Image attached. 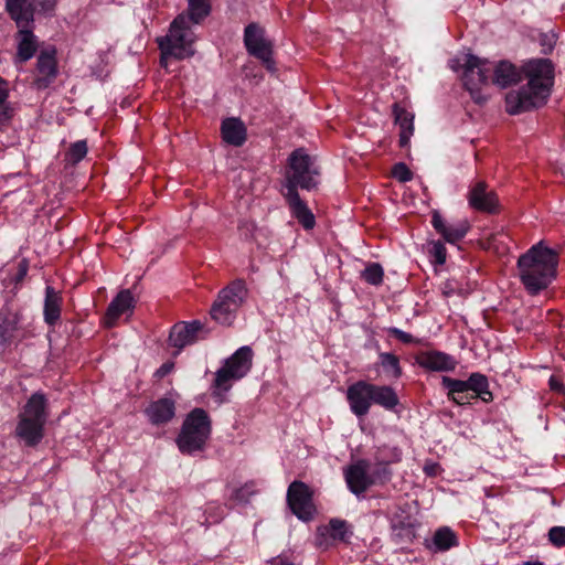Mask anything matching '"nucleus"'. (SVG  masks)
Listing matches in <instances>:
<instances>
[{"label": "nucleus", "instance_id": "c85d7f7f", "mask_svg": "<svg viewBox=\"0 0 565 565\" xmlns=\"http://www.w3.org/2000/svg\"><path fill=\"white\" fill-rule=\"evenodd\" d=\"M221 134L226 143L235 147H239L246 141V127L238 118H227L223 120Z\"/></svg>", "mask_w": 565, "mask_h": 565}, {"label": "nucleus", "instance_id": "49530a36", "mask_svg": "<svg viewBox=\"0 0 565 565\" xmlns=\"http://www.w3.org/2000/svg\"><path fill=\"white\" fill-rule=\"evenodd\" d=\"M388 333L394 337L395 339L399 340L401 342L405 344L415 343L418 344L420 341L413 337L411 333L405 332L398 328H390Z\"/></svg>", "mask_w": 565, "mask_h": 565}, {"label": "nucleus", "instance_id": "c756f323", "mask_svg": "<svg viewBox=\"0 0 565 565\" xmlns=\"http://www.w3.org/2000/svg\"><path fill=\"white\" fill-rule=\"evenodd\" d=\"M393 114L395 117V124L398 125L401 129L399 146L406 147L414 132V115L401 107L398 104H394Z\"/></svg>", "mask_w": 565, "mask_h": 565}, {"label": "nucleus", "instance_id": "13d9d810", "mask_svg": "<svg viewBox=\"0 0 565 565\" xmlns=\"http://www.w3.org/2000/svg\"><path fill=\"white\" fill-rule=\"evenodd\" d=\"M430 471H433V468H429V471L426 470L427 475H430Z\"/></svg>", "mask_w": 565, "mask_h": 565}, {"label": "nucleus", "instance_id": "9d476101", "mask_svg": "<svg viewBox=\"0 0 565 565\" xmlns=\"http://www.w3.org/2000/svg\"><path fill=\"white\" fill-rule=\"evenodd\" d=\"M57 49L49 45L40 51L33 71L32 86L38 90L49 88L58 77Z\"/></svg>", "mask_w": 565, "mask_h": 565}, {"label": "nucleus", "instance_id": "864d4df0", "mask_svg": "<svg viewBox=\"0 0 565 565\" xmlns=\"http://www.w3.org/2000/svg\"><path fill=\"white\" fill-rule=\"evenodd\" d=\"M173 363L171 362H167V363H163L154 373V375L158 377V379H163L164 376H167L172 370H173Z\"/></svg>", "mask_w": 565, "mask_h": 565}, {"label": "nucleus", "instance_id": "423d86ee", "mask_svg": "<svg viewBox=\"0 0 565 565\" xmlns=\"http://www.w3.org/2000/svg\"><path fill=\"white\" fill-rule=\"evenodd\" d=\"M441 384L448 391V398L457 405H468L475 398H480L483 403L493 401L489 380L479 372L471 373L465 381L444 376Z\"/></svg>", "mask_w": 565, "mask_h": 565}, {"label": "nucleus", "instance_id": "a878e982", "mask_svg": "<svg viewBox=\"0 0 565 565\" xmlns=\"http://www.w3.org/2000/svg\"><path fill=\"white\" fill-rule=\"evenodd\" d=\"M522 79V70L519 71L515 65L508 61H501L495 66L492 65L491 83L505 88L516 84Z\"/></svg>", "mask_w": 565, "mask_h": 565}, {"label": "nucleus", "instance_id": "f8f14e48", "mask_svg": "<svg viewBox=\"0 0 565 565\" xmlns=\"http://www.w3.org/2000/svg\"><path fill=\"white\" fill-rule=\"evenodd\" d=\"M264 34V29L256 23H249L244 31V44L250 55L260 60L267 70L274 71L273 46Z\"/></svg>", "mask_w": 565, "mask_h": 565}, {"label": "nucleus", "instance_id": "8fccbe9b", "mask_svg": "<svg viewBox=\"0 0 565 565\" xmlns=\"http://www.w3.org/2000/svg\"><path fill=\"white\" fill-rule=\"evenodd\" d=\"M548 386L552 392L565 395V385L559 376L552 375L548 380Z\"/></svg>", "mask_w": 565, "mask_h": 565}, {"label": "nucleus", "instance_id": "b1692460", "mask_svg": "<svg viewBox=\"0 0 565 565\" xmlns=\"http://www.w3.org/2000/svg\"><path fill=\"white\" fill-rule=\"evenodd\" d=\"M248 297V288L244 279H235L220 290L217 298L224 305L238 311Z\"/></svg>", "mask_w": 565, "mask_h": 565}, {"label": "nucleus", "instance_id": "f03ea898", "mask_svg": "<svg viewBox=\"0 0 565 565\" xmlns=\"http://www.w3.org/2000/svg\"><path fill=\"white\" fill-rule=\"evenodd\" d=\"M559 254L543 241L531 246L516 263L520 281L531 296L548 288L557 276Z\"/></svg>", "mask_w": 565, "mask_h": 565}, {"label": "nucleus", "instance_id": "a211bd4d", "mask_svg": "<svg viewBox=\"0 0 565 565\" xmlns=\"http://www.w3.org/2000/svg\"><path fill=\"white\" fill-rule=\"evenodd\" d=\"M416 363L430 372H450L457 366L454 356L441 351H422L415 355Z\"/></svg>", "mask_w": 565, "mask_h": 565}, {"label": "nucleus", "instance_id": "a19ab883", "mask_svg": "<svg viewBox=\"0 0 565 565\" xmlns=\"http://www.w3.org/2000/svg\"><path fill=\"white\" fill-rule=\"evenodd\" d=\"M404 525H405V527L394 531V534L398 542L412 543L414 541V539L416 537V531H415L416 524L407 523Z\"/></svg>", "mask_w": 565, "mask_h": 565}, {"label": "nucleus", "instance_id": "4d7b16f0", "mask_svg": "<svg viewBox=\"0 0 565 565\" xmlns=\"http://www.w3.org/2000/svg\"><path fill=\"white\" fill-rule=\"evenodd\" d=\"M448 287H449V284H446L445 288H444V295L447 297H449L452 294V289H450Z\"/></svg>", "mask_w": 565, "mask_h": 565}, {"label": "nucleus", "instance_id": "412c9836", "mask_svg": "<svg viewBox=\"0 0 565 565\" xmlns=\"http://www.w3.org/2000/svg\"><path fill=\"white\" fill-rule=\"evenodd\" d=\"M4 8L17 26L34 25L35 0H6Z\"/></svg>", "mask_w": 565, "mask_h": 565}, {"label": "nucleus", "instance_id": "e433bc0d", "mask_svg": "<svg viewBox=\"0 0 565 565\" xmlns=\"http://www.w3.org/2000/svg\"><path fill=\"white\" fill-rule=\"evenodd\" d=\"M87 151L88 147L86 140H78L72 143L65 152V161L75 166L86 157Z\"/></svg>", "mask_w": 565, "mask_h": 565}, {"label": "nucleus", "instance_id": "3c124183", "mask_svg": "<svg viewBox=\"0 0 565 565\" xmlns=\"http://www.w3.org/2000/svg\"><path fill=\"white\" fill-rule=\"evenodd\" d=\"M28 270H29L28 262L25 259L21 260L18 265V270L14 276V282L15 284L21 282L25 278Z\"/></svg>", "mask_w": 565, "mask_h": 565}, {"label": "nucleus", "instance_id": "473e14b6", "mask_svg": "<svg viewBox=\"0 0 565 565\" xmlns=\"http://www.w3.org/2000/svg\"><path fill=\"white\" fill-rule=\"evenodd\" d=\"M319 534L321 536L328 535L334 541L348 543L352 531L345 520L331 519L328 525L319 529Z\"/></svg>", "mask_w": 565, "mask_h": 565}, {"label": "nucleus", "instance_id": "393cba45", "mask_svg": "<svg viewBox=\"0 0 565 565\" xmlns=\"http://www.w3.org/2000/svg\"><path fill=\"white\" fill-rule=\"evenodd\" d=\"M45 424L19 417L15 427V435L24 441L28 447L38 446L44 437Z\"/></svg>", "mask_w": 565, "mask_h": 565}, {"label": "nucleus", "instance_id": "a18cd8bd", "mask_svg": "<svg viewBox=\"0 0 565 565\" xmlns=\"http://www.w3.org/2000/svg\"><path fill=\"white\" fill-rule=\"evenodd\" d=\"M430 254L434 257V263L437 265H444L446 263L447 249L441 242H435L430 249Z\"/></svg>", "mask_w": 565, "mask_h": 565}, {"label": "nucleus", "instance_id": "39448f33", "mask_svg": "<svg viewBox=\"0 0 565 565\" xmlns=\"http://www.w3.org/2000/svg\"><path fill=\"white\" fill-rule=\"evenodd\" d=\"M212 433V420L203 408H193L184 418L175 443L181 454L192 456L205 450Z\"/></svg>", "mask_w": 565, "mask_h": 565}, {"label": "nucleus", "instance_id": "bf43d9fd", "mask_svg": "<svg viewBox=\"0 0 565 565\" xmlns=\"http://www.w3.org/2000/svg\"><path fill=\"white\" fill-rule=\"evenodd\" d=\"M430 471H433V468H429V471L426 470L427 475H430Z\"/></svg>", "mask_w": 565, "mask_h": 565}, {"label": "nucleus", "instance_id": "2eb2a0df", "mask_svg": "<svg viewBox=\"0 0 565 565\" xmlns=\"http://www.w3.org/2000/svg\"><path fill=\"white\" fill-rule=\"evenodd\" d=\"M24 339L23 315L20 310L6 309L0 313V349Z\"/></svg>", "mask_w": 565, "mask_h": 565}, {"label": "nucleus", "instance_id": "bb28decb", "mask_svg": "<svg viewBox=\"0 0 565 565\" xmlns=\"http://www.w3.org/2000/svg\"><path fill=\"white\" fill-rule=\"evenodd\" d=\"M63 297L52 286H46L43 307L44 321L49 326H55L61 319Z\"/></svg>", "mask_w": 565, "mask_h": 565}, {"label": "nucleus", "instance_id": "37998d69", "mask_svg": "<svg viewBox=\"0 0 565 565\" xmlns=\"http://www.w3.org/2000/svg\"><path fill=\"white\" fill-rule=\"evenodd\" d=\"M58 0H35L36 12L44 17H53Z\"/></svg>", "mask_w": 565, "mask_h": 565}, {"label": "nucleus", "instance_id": "9b49d317", "mask_svg": "<svg viewBox=\"0 0 565 565\" xmlns=\"http://www.w3.org/2000/svg\"><path fill=\"white\" fill-rule=\"evenodd\" d=\"M287 504L291 512L302 521H310L316 513L313 490L300 480L292 481L287 490Z\"/></svg>", "mask_w": 565, "mask_h": 565}, {"label": "nucleus", "instance_id": "72a5a7b5", "mask_svg": "<svg viewBox=\"0 0 565 565\" xmlns=\"http://www.w3.org/2000/svg\"><path fill=\"white\" fill-rule=\"evenodd\" d=\"M236 312L237 311L235 309L224 305L220 298L215 299L210 310L212 320L227 327L234 322Z\"/></svg>", "mask_w": 565, "mask_h": 565}, {"label": "nucleus", "instance_id": "c03bdc74", "mask_svg": "<svg viewBox=\"0 0 565 565\" xmlns=\"http://www.w3.org/2000/svg\"><path fill=\"white\" fill-rule=\"evenodd\" d=\"M548 540L556 547L565 546V527L554 526L548 531Z\"/></svg>", "mask_w": 565, "mask_h": 565}, {"label": "nucleus", "instance_id": "de8ad7c7", "mask_svg": "<svg viewBox=\"0 0 565 565\" xmlns=\"http://www.w3.org/2000/svg\"><path fill=\"white\" fill-rule=\"evenodd\" d=\"M13 117V108L9 105L0 106V130L6 129Z\"/></svg>", "mask_w": 565, "mask_h": 565}, {"label": "nucleus", "instance_id": "5701e85b", "mask_svg": "<svg viewBox=\"0 0 565 565\" xmlns=\"http://www.w3.org/2000/svg\"><path fill=\"white\" fill-rule=\"evenodd\" d=\"M285 198L292 216L299 222V224H301V226L307 231L312 230L316 225V217L307 203L301 200L298 191L285 193Z\"/></svg>", "mask_w": 565, "mask_h": 565}, {"label": "nucleus", "instance_id": "ddd939ff", "mask_svg": "<svg viewBox=\"0 0 565 565\" xmlns=\"http://www.w3.org/2000/svg\"><path fill=\"white\" fill-rule=\"evenodd\" d=\"M210 330L200 320L177 322L170 330L169 344L178 350L205 339Z\"/></svg>", "mask_w": 565, "mask_h": 565}, {"label": "nucleus", "instance_id": "2f4dec72", "mask_svg": "<svg viewBox=\"0 0 565 565\" xmlns=\"http://www.w3.org/2000/svg\"><path fill=\"white\" fill-rule=\"evenodd\" d=\"M211 0H188V9L179 15L188 18L193 24L202 23L211 13Z\"/></svg>", "mask_w": 565, "mask_h": 565}, {"label": "nucleus", "instance_id": "6e6552de", "mask_svg": "<svg viewBox=\"0 0 565 565\" xmlns=\"http://www.w3.org/2000/svg\"><path fill=\"white\" fill-rule=\"evenodd\" d=\"M462 83L477 104H483L487 96L483 88L491 83L492 64L472 54L465 55Z\"/></svg>", "mask_w": 565, "mask_h": 565}, {"label": "nucleus", "instance_id": "dca6fc26", "mask_svg": "<svg viewBox=\"0 0 565 565\" xmlns=\"http://www.w3.org/2000/svg\"><path fill=\"white\" fill-rule=\"evenodd\" d=\"M369 469L370 463L365 459H360L345 468L344 479L352 493L356 495L362 494L374 484Z\"/></svg>", "mask_w": 565, "mask_h": 565}, {"label": "nucleus", "instance_id": "4c0bfd02", "mask_svg": "<svg viewBox=\"0 0 565 565\" xmlns=\"http://www.w3.org/2000/svg\"><path fill=\"white\" fill-rule=\"evenodd\" d=\"M361 278L369 285L380 286L384 278L383 267L379 263H371L361 271Z\"/></svg>", "mask_w": 565, "mask_h": 565}, {"label": "nucleus", "instance_id": "ea45409f", "mask_svg": "<svg viewBox=\"0 0 565 565\" xmlns=\"http://www.w3.org/2000/svg\"><path fill=\"white\" fill-rule=\"evenodd\" d=\"M255 483L247 482L244 486L234 490L232 498L238 502H248L249 499L255 494Z\"/></svg>", "mask_w": 565, "mask_h": 565}, {"label": "nucleus", "instance_id": "79ce46f5", "mask_svg": "<svg viewBox=\"0 0 565 565\" xmlns=\"http://www.w3.org/2000/svg\"><path fill=\"white\" fill-rule=\"evenodd\" d=\"M392 174L399 182H407L413 179V172L404 162L394 164Z\"/></svg>", "mask_w": 565, "mask_h": 565}, {"label": "nucleus", "instance_id": "aec40b11", "mask_svg": "<svg viewBox=\"0 0 565 565\" xmlns=\"http://www.w3.org/2000/svg\"><path fill=\"white\" fill-rule=\"evenodd\" d=\"M175 401L164 396L151 402L145 408V415L153 426H163L170 423L175 416Z\"/></svg>", "mask_w": 565, "mask_h": 565}, {"label": "nucleus", "instance_id": "6e6d98bb", "mask_svg": "<svg viewBox=\"0 0 565 565\" xmlns=\"http://www.w3.org/2000/svg\"><path fill=\"white\" fill-rule=\"evenodd\" d=\"M271 564L273 565H292L290 562H288L287 559L285 558H281V557H276L271 561Z\"/></svg>", "mask_w": 565, "mask_h": 565}, {"label": "nucleus", "instance_id": "0eeeda50", "mask_svg": "<svg viewBox=\"0 0 565 565\" xmlns=\"http://www.w3.org/2000/svg\"><path fill=\"white\" fill-rule=\"evenodd\" d=\"M253 365V350L245 345L236 350L220 367L213 381V394L222 396L227 393L236 381H239L250 371Z\"/></svg>", "mask_w": 565, "mask_h": 565}, {"label": "nucleus", "instance_id": "7ed1b4c3", "mask_svg": "<svg viewBox=\"0 0 565 565\" xmlns=\"http://www.w3.org/2000/svg\"><path fill=\"white\" fill-rule=\"evenodd\" d=\"M350 411L358 418H364L372 407L379 405L385 411H394L399 404L395 390L390 385H377L359 380L349 385L345 393Z\"/></svg>", "mask_w": 565, "mask_h": 565}, {"label": "nucleus", "instance_id": "f257e3e1", "mask_svg": "<svg viewBox=\"0 0 565 565\" xmlns=\"http://www.w3.org/2000/svg\"><path fill=\"white\" fill-rule=\"evenodd\" d=\"M526 86L505 97L507 111L516 115L546 104L554 85V64L548 58L531 60L522 66Z\"/></svg>", "mask_w": 565, "mask_h": 565}, {"label": "nucleus", "instance_id": "09e8293b", "mask_svg": "<svg viewBox=\"0 0 565 565\" xmlns=\"http://www.w3.org/2000/svg\"><path fill=\"white\" fill-rule=\"evenodd\" d=\"M407 523H415V520L411 514H395L392 519V529L393 531L401 530L405 527L404 524Z\"/></svg>", "mask_w": 565, "mask_h": 565}, {"label": "nucleus", "instance_id": "c9c22d12", "mask_svg": "<svg viewBox=\"0 0 565 565\" xmlns=\"http://www.w3.org/2000/svg\"><path fill=\"white\" fill-rule=\"evenodd\" d=\"M402 459V450L398 447L383 445L375 451V460L381 463H396Z\"/></svg>", "mask_w": 565, "mask_h": 565}, {"label": "nucleus", "instance_id": "f704fd0d", "mask_svg": "<svg viewBox=\"0 0 565 565\" xmlns=\"http://www.w3.org/2000/svg\"><path fill=\"white\" fill-rule=\"evenodd\" d=\"M379 364L384 372L394 379L403 375L399 358L391 352H382L379 354Z\"/></svg>", "mask_w": 565, "mask_h": 565}, {"label": "nucleus", "instance_id": "7c9ffc66", "mask_svg": "<svg viewBox=\"0 0 565 565\" xmlns=\"http://www.w3.org/2000/svg\"><path fill=\"white\" fill-rule=\"evenodd\" d=\"M459 544L457 534L448 526L436 530L426 547L433 552H445Z\"/></svg>", "mask_w": 565, "mask_h": 565}, {"label": "nucleus", "instance_id": "cd10ccee", "mask_svg": "<svg viewBox=\"0 0 565 565\" xmlns=\"http://www.w3.org/2000/svg\"><path fill=\"white\" fill-rule=\"evenodd\" d=\"M19 417L45 424L47 418L46 398L42 393H33L26 401Z\"/></svg>", "mask_w": 565, "mask_h": 565}, {"label": "nucleus", "instance_id": "4468645a", "mask_svg": "<svg viewBox=\"0 0 565 565\" xmlns=\"http://www.w3.org/2000/svg\"><path fill=\"white\" fill-rule=\"evenodd\" d=\"M469 206L478 212L486 214H497L500 212V202L497 193L489 189L484 181H478L470 186L467 194Z\"/></svg>", "mask_w": 565, "mask_h": 565}, {"label": "nucleus", "instance_id": "5fc2aeb1", "mask_svg": "<svg viewBox=\"0 0 565 565\" xmlns=\"http://www.w3.org/2000/svg\"><path fill=\"white\" fill-rule=\"evenodd\" d=\"M242 231H246L245 234L249 233L250 236H253L254 231L256 230V224L254 222H245L243 225L239 226Z\"/></svg>", "mask_w": 565, "mask_h": 565}, {"label": "nucleus", "instance_id": "f3484780", "mask_svg": "<svg viewBox=\"0 0 565 565\" xmlns=\"http://www.w3.org/2000/svg\"><path fill=\"white\" fill-rule=\"evenodd\" d=\"M14 34L17 52L14 55L15 63H26L36 53L39 49L38 36L34 34V25L17 26Z\"/></svg>", "mask_w": 565, "mask_h": 565}, {"label": "nucleus", "instance_id": "4be33fe9", "mask_svg": "<svg viewBox=\"0 0 565 565\" xmlns=\"http://www.w3.org/2000/svg\"><path fill=\"white\" fill-rule=\"evenodd\" d=\"M431 225L446 242L451 244L461 241L470 230V224L467 220H462L454 224H446L444 217L438 211L433 212Z\"/></svg>", "mask_w": 565, "mask_h": 565}, {"label": "nucleus", "instance_id": "6ab92c4d", "mask_svg": "<svg viewBox=\"0 0 565 565\" xmlns=\"http://www.w3.org/2000/svg\"><path fill=\"white\" fill-rule=\"evenodd\" d=\"M135 299L129 289L120 290L108 305L103 317L104 327L110 329L117 324L118 319L126 312L132 311Z\"/></svg>", "mask_w": 565, "mask_h": 565}, {"label": "nucleus", "instance_id": "58836bf2", "mask_svg": "<svg viewBox=\"0 0 565 565\" xmlns=\"http://www.w3.org/2000/svg\"><path fill=\"white\" fill-rule=\"evenodd\" d=\"M390 465L376 462L375 468L371 472L372 480L375 483H385L391 479V470L388 468Z\"/></svg>", "mask_w": 565, "mask_h": 565}, {"label": "nucleus", "instance_id": "20e7f679", "mask_svg": "<svg viewBox=\"0 0 565 565\" xmlns=\"http://www.w3.org/2000/svg\"><path fill=\"white\" fill-rule=\"evenodd\" d=\"M192 25L194 24L188 22V18L177 15L169 26L168 34L157 40L162 67H167L168 58L184 60L194 54L193 44L196 36Z\"/></svg>", "mask_w": 565, "mask_h": 565}, {"label": "nucleus", "instance_id": "603ef678", "mask_svg": "<svg viewBox=\"0 0 565 565\" xmlns=\"http://www.w3.org/2000/svg\"><path fill=\"white\" fill-rule=\"evenodd\" d=\"M9 97V83L0 77V106L7 105L6 102Z\"/></svg>", "mask_w": 565, "mask_h": 565}, {"label": "nucleus", "instance_id": "1a4fd4ad", "mask_svg": "<svg viewBox=\"0 0 565 565\" xmlns=\"http://www.w3.org/2000/svg\"><path fill=\"white\" fill-rule=\"evenodd\" d=\"M288 168L286 193L298 191V188L310 191L317 186L316 175L318 171L312 168L311 157L303 148H298L290 153Z\"/></svg>", "mask_w": 565, "mask_h": 565}]
</instances>
